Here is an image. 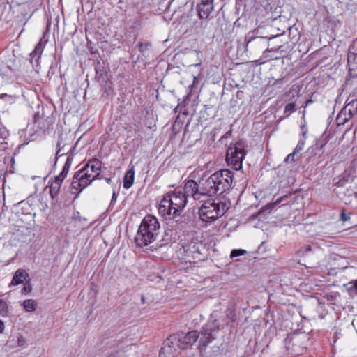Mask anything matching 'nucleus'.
<instances>
[{"label": "nucleus", "mask_w": 357, "mask_h": 357, "mask_svg": "<svg viewBox=\"0 0 357 357\" xmlns=\"http://www.w3.org/2000/svg\"><path fill=\"white\" fill-rule=\"evenodd\" d=\"M278 48L266 49L264 52V56L268 60H274L280 58V55L278 52Z\"/></svg>", "instance_id": "24"}, {"label": "nucleus", "mask_w": 357, "mask_h": 357, "mask_svg": "<svg viewBox=\"0 0 357 357\" xmlns=\"http://www.w3.org/2000/svg\"><path fill=\"white\" fill-rule=\"evenodd\" d=\"M157 237L151 231H143L139 227L135 241L137 246L142 248L153 243Z\"/></svg>", "instance_id": "13"}, {"label": "nucleus", "mask_w": 357, "mask_h": 357, "mask_svg": "<svg viewBox=\"0 0 357 357\" xmlns=\"http://www.w3.org/2000/svg\"><path fill=\"white\" fill-rule=\"evenodd\" d=\"M220 327L216 321H208L201 329L198 349L200 351L206 349L207 346L216 338Z\"/></svg>", "instance_id": "6"}, {"label": "nucleus", "mask_w": 357, "mask_h": 357, "mask_svg": "<svg viewBox=\"0 0 357 357\" xmlns=\"http://www.w3.org/2000/svg\"><path fill=\"white\" fill-rule=\"evenodd\" d=\"M245 146L242 142H238L231 145L227 151V160L236 170L242 167V162L245 157Z\"/></svg>", "instance_id": "7"}, {"label": "nucleus", "mask_w": 357, "mask_h": 357, "mask_svg": "<svg viewBox=\"0 0 357 357\" xmlns=\"http://www.w3.org/2000/svg\"><path fill=\"white\" fill-rule=\"evenodd\" d=\"M6 96H7L6 94H1V95H0V98H2L3 97Z\"/></svg>", "instance_id": "43"}, {"label": "nucleus", "mask_w": 357, "mask_h": 357, "mask_svg": "<svg viewBox=\"0 0 357 357\" xmlns=\"http://www.w3.org/2000/svg\"><path fill=\"white\" fill-rule=\"evenodd\" d=\"M344 187H347V192L344 195L347 196L348 198L354 197V194L352 193V191H349L350 188H349V185H345Z\"/></svg>", "instance_id": "37"}, {"label": "nucleus", "mask_w": 357, "mask_h": 357, "mask_svg": "<svg viewBox=\"0 0 357 357\" xmlns=\"http://www.w3.org/2000/svg\"><path fill=\"white\" fill-rule=\"evenodd\" d=\"M245 252H246V251L245 250L235 249L231 251V252L230 254V257L234 258V257H236L238 256H241V255H243Z\"/></svg>", "instance_id": "32"}, {"label": "nucleus", "mask_w": 357, "mask_h": 357, "mask_svg": "<svg viewBox=\"0 0 357 357\" xmlns=\"http://www.w3.org/2000/svg\"><path fill=\"white\" fill-rule=\"evenodd\" d=\"M23 307L26 312H33L36 310V303L33 299H27L23 302Z\"/></svg>", "instance_id": "25"}, {"label": "nucleus", "mask_w": 357, "mask_h": 357, "mask_svg": "<svg viewBox=\"0 0 357 357\" xmlns=\"http://www.w3.org/2000/svg\"><path fill=\"white\" fill-rule=\"evenodd\" d=\"M351 213H346L345 210L342 209L340 213V219L343 222H346L350 220Z\"/></svg>", "instance_id": "33"}, {"label": "nucleus", "mask_w": 357, "mask_h": 357, "mask_svg": "<svg viewBox=\"0 0 357 357\" xmlns=\"http://www.w3.org/2000/svg\"><path fill=\"white\" fill-rule=\"evenodd\" d=\"M29 278V274L23 269H17L11 281V285H18L24 282Z\"/></svg>", "instance_id": "17"}, {"label": "nucleus", "mask_w": 357, "mask_h": 357, "mask_svg": "<svg viewBox=\"0 0 357 357\" xmlns=\"http://www.w3.org/2000/svg\"><path fill=\"white\" fill-rule=\"evenodd\" d=\"M321 254V251L318 247L309 244L301 246L296 252L298 257H303L304 261L312 266L318 264Z\"/></svg>", "instance_id": "8"}, {"label": "nucleus", "mask_w": 357, "mask_h": 357, "mask_svg": "<svg viewBox=\"0 0 357 357\" xmlns=\"http://www.w3.org/2000/svg\"><path fill=\"white\" fill-rule=\"evenodd\" d=\"M313 103V100L312 99H309L307 100V101H305V102L304 103V105H303V107L304 108L307 107L309 105Z\"/></svg>", "instance_id": "38"}, {"label": "nucleus", "mask_w": 357, "mask_h": 357, "mask_svg": "<svg viewBox=\"0 0 357 357\" xmlns=\"http://www.w3.org/2000/svg\"><path fill=\"white\" fill-rule=\"evenodd\" d=\"M22 12H24V16L31 17L34 12L37 10V7L33 2H28L24 4L22 7Z\"/></svg>", "instance_id": "23"}, {"label": "nucleus", "mask_w": 357, "mask_h": 357, "mask_svg": "<svg viewBox=\"0 0 357 357\" xmlns=\"http://www.w3.org/2000/svg\"><path fill=\"white\" fill-rule=\"evenodd\" d=\"M43 46H35L34 50L30 54L31 60L35 59L36 61L38 60V59L40 58V55L43 52ZM31 62L32 61H31Z\"/></svg>", "instance_id": "27"}, {"label": "nucleus", "mask_w": 357, "mask_h": 357, "mask_svg": "<svg viewBox=\"0 0 357 357\" xmlns=\"http://www.w3.org/2000/svg\"><path fill=\"white\" fill-rule=\"evenodd\" d=\"M63 181L56 176H54L52 179L49 181L50 194L52 199L58 195Z\"/></svg>", "instance_id": "16"}, {"label": "nucleus", "mask_w": 357, "mask_h": 357, "mask_svg": "<svg viewBox=\"0 0 357 357\" xmlns=\"http://www.w3.org/2000/svg\"><path fill=\"white\" fill-rule=\"evenodd\" d=\"M73 160V157L72 155H68L66 158V162L63 167V169L69 172V169L72 165Z\"/></svg>", "instance_id": "31"}, {"label": "nucleus", "mask_w": 357, "mask_h": 357, "mask_svg": "<svg viewBox=\"0 0 357 357\" xmlns=\"http://www.w3.org/2000/svg\"><path fill=\"white\" fill-rule=\"evenodd\" d=\"M51 23L47 22L46 29L43 33L42 38L37 45H47L48 43H52L54 40V36L50 33Z\"/></svg>", "instance_id": "19"}, {"label": "nucleus", "mask_w": 357, "mask_h": 357, "mask_svg": "<svg viewBox=\"0 0 357 357\" xmlns=\"http://www.w3.org/2000/svg\"><path fill=\"white\" fill-rule=\"evenodd\" d=\"M213 9V0H202L198 6V15L201 19H207Z\"/></svg>", "instance_id": "14"}, {"label": "nucleus", "mask_w": 357, "mask_h": 357, "mask_svg": "<svg viewBox=\"0 0 357 357\" xmlns=\"http://www.w3.org/2000/svg\"><path fill=\"white\" fill-rule=\"evenodd\" d=\"M188 181L185 182L184 186L181 188H176L165 194L161 199L158 213L165 218H172L178 215L183 210L188 203V197H192L194 200L200 199V197L196 192L191 193L186 189Z\"/></svg>", "instance_id": "2"}, {"label": "nucleus", "mask_w": 357, "mask_h": 357, "mask_svg": "<svg viewBox=\"0 0 357 357\" xmlns=\"http://www.w3.org/2000/svg\"><path fill=\"white\" fill-rule=\"evenodd\" d=\"M24 289V291H30L31 287H25Z\"/></svg>", "instance_id": "42"}, {"label": "nucleus", "mask_w": 357, "mask_h": 357, "mask_svg": "<svg viewBox=\"0 0 357 357\" xmlns=\"http://www.w3.org/2000/svg\"><path fill=\"white\" fill-rule=\"evenodd\" d=\"M139 227L143 231H151L153 234L158 236L160 226L156 217L148 215L144 218Z\"/></svg>", "instance_id": "11"}, {"label": "nucleus", "mask_w": 357, "mask_h": 357, "mask_svg": "<svg viewBox=\"0 0 357 357\" xmlns=\"http://www.w3.org/2000/svg\"><path fill=\"white\" fill-rule=\"evenodd\" d=\"M337 187L349 185V191H352L354 197H357V176H352L349 173L344 172L341 176L340 180L335 183Z\"/></svg>", "instance_id": "12"}, {"label": "nucleus", "mask_w": 357, "mask_h": 357, "mask_svg": "<svg viewBox=\"0 0 357 357\" xmlns=\"http://www.w3.org/2000/svg\"><path fill=\"white\" fill-rule=\"evenodd\" d=\"M5 329L4 323L0 320V333H2Z\"/></svg>", "instance_id": "39"}, {"label": "nucleus", "mask_w": 357, "mask_h": 357, "mask_svg": "<svg viewBox=\"0 0 357 357\" xmlns=\"http://www.w3.org/2000/svg\"><path fill=\"white\" fill-rule=\"evenodd\" d=\"M135 171L132 167L130 169L126 172L123 180V187L126 189L130 188L134 182Z\"/></svg>", "instance_id": "20"}, {"label": "nucleus", "mask_w": 357, "mask_h": 357, "mask_svg": "<svg viewBox=\"0 0 357 357\" xmlns=\"http://www.w3.org/2000/svg\"><path fill=\"white\" fill-rule=\"evenodd\" d=\"M199 337L197 331H192L186 334H178L170 337L173 338L176 346L181 349H188L196 342Z\"/></svg>", "instance_id": "9"}, {"label": "nucleus", "mask_w": 357, "mask_h": 357, "mask_svg": "<svg viewBox=\"0 0 357 357\" xmlns=\"http://www.w3.org/2000/svg\"><path fill=\"white\" fill-rule=\"evenodd\" d=\"M298 90H297L294 86H292L287 93L284 94V98L287 100H291V98L298 97Z\"/></svg>", "instance_id": "28"}, {"label": "nucleus", "mask_w": 357, "mask_h": 357, "mask_svg": "<svg viewBox=\"0 0 357 357\" xmlns=\"http://www.w3.org/2000/svg\"><path fill=\"white\" fill-rule=\"evenodd\" d=\"M348 63L349 65V70L351 68H357V46H349L348 52Z\"/></svg>", "instance_id": "18"}, {"label": "nucleus", "mask_w": 357, "mask_h": 357, "mask_svg": "<svg viewBox=\"0 0 357 357\" xmlns=\"http://www.w3.org/2000/svg\"><path fill=\"white\" fill-rule=\"evenodd\" d=\"M302 337L298 335H291L285 340V346L287 350L291 351L293 354H301L305 347L301 345Z\"/></svg>", "instance_id": "10"}, {"label": "nucleus", "mask_w": 357, "mask_h": 357, "mask_svg": "<svg viewBox=\"0 0 357 357\" xmlns=\"http://www.w3.org/2000/svg\"><path fill=\"white\" fill-rule=\"evenodd\" d=\"M105 181H107V183H109L111 182V178H106Z\"/></svg>", "instance_id": "41"}, {"label": "nucleus", "mask_w": 357, "mask_h": 357, "mask_svg": "<svg viewBox=\"0 0 357 357\" xmlns=\"http://www.w3.org/2000/svg\"><path fill=\"white\" fill-rule=\"evenodd\" d=\"M296 155H297V153H295L294 151L292 153L289 154L284 159V162H293L295 160Z\"/></svg>", "instance_id": "35"}, {"label": "nucleus", "mask_w": 357, "mask_h": 357, "mask_svg": "<svg viewBox=\"0 0 357 357\" xmlns=\"http://www.w3.org/2000/svg\"><path fill=\"white\" fill-rule=\"evenodd\" d=\"M142 302H144V297H143V296H142Z\"/></svg>", "instance_id": "44"}, {"label": "nucleus", "mask_w": 357, "mask_h": 357, "mask_svg": "<svg viewBox=\"0 0 357 357\" xmlns=\"http://www.w3.org/2000/svg\"><path fill=\"white\" fill-rule=\"evenodd\" d=\"M29 65H26L20 59L13 57L8 59L0 68V75L3 77L11 78L25 75Z\"/></svg>", "instance_id": "5"}, {"label": "nucleus", "mask_w": 357, "mask_h": 357, "mask_svg": "<svg viewBox=\"0 0 357 357\" xmlns=\"http://www.w3.org/2000/svg\"><path fill=\"white\" fill-rule=\"evenodd\" d=\"M8 312V307L6 303L0 299V315L6 316Z\"/></svg>", "instance_id": "30"}, {"label": "nucleus", "mask_w": 357, "mask_h": 357, "mask_svg": "<svg viewBox=\"0 0 357 357\" xmlns=\"http://www.w3.org/2000/svg\"><path fill=\"white\" fill-rule=\"evenodd\" d=\"M344 287L350 295L357 294V280L344 284Z\"/></svg>", "instance_id": "26"}, {"label": "nucleus", "mask_w": 357, "mask_h": 357, "mask_svg": "<svg viewBox=\"0 0 357 357\" xmlns=\"http://www.w3.org/2000/svg\"><path fill=\"white\" fill-rule=\"evenodd\" d=\"M234 174L229 169H221L212 174L207 178H202L197 183L194 180H189L186 189L195 193V196L202 197L222 195L231 188Z\"/></svg>", "instance_id": "1"}, {"label": "nucleus", "mask_w": 357, "mask_h": 357, "mask_svg": "<svg viewBox=\"0 0 357 357\" xmlns=\"http://www.w3.org/2000/svg\"><path fill=\"white\" fill-rule=\"evenodd\" d=\"M68 173V172L62 169V171L61 172V173L56 176L57 178H59L61 180L63 181L65 179V178L66 177Z\"/></svg>", "instance_id": "36"}, {"label": "nucleus", "mask_w": 357, "mask_h": 357, "mask_svg": "<svg viewBox=\"0 0 357 357\" xmlns=\"http://www.w3.org/2000/svg\"><path fill=\"white\" fill-rule=\"evenodd\" d=\"M202 205L199 208L200 219L206 223H211L222 217L228 209L225 202L215 200H202Z\"/></svg>", "instance_id": "4"}, {"label": "nucleus", "mask_w": 357, "mask_h": 357, "mask_svg": "<svg viewBox=\"0 0 357 357\" xmlns=\"http://www.w3.org/2000/svg\"><path fill=\"white\" fill-rule=\"evenodd\" d=\"M342 199L344 200V202L347 204V203H349V202H351V200L350 199H347L346 198H344V197H342Z\"/></svg>", "instance_id": "40"}, {"label": "nucleus", "mask_w": 357, "mask_h": 357, "mask_svg": "<svg viewBox=\"0 0 357 357\" xmlns=\"http://www.w3.org/2000/svg\"><path fill=\"white\" fill-rule=\"evenodd\" d=\"M282 36H274L273 37H261V36H255L254 33H249L248 35L245 38V40L247 45L250 43H255L257 45L259 44H266L269 42V40L272 39H276L278 38L281 37Z\"/></svg>", "instance_id": "15"}, {"label": "nucleus", "mask_w": 357, "mask_h": 357, "mask_svg": "<svg viewBox=\"0 0 357 357\" xmlns=\"http://www.w3.org/2000/svg\"><path fill=\"white\" fill-rule=\"evenodd\" d=\"M296 107V103L295 102H290L288 103L284 108V113H288L287 114V116H289L293 112L295 111Z\"/></svg>", "instance_id": "29"}, {"label": "nucleus", "mask_w": 357, "mask_h": 357, "mask_svg": "<svg viewBox=\"0 0 357 357\" xmlns=\"http://www.w3.org/2000/svg\"><path fill=\"white\" fill-rule=\"evenodd\" d=\"M350 120V118L347 114V109H341L336 117V123L338 126H343Z\"/></svg>", "instance_id": "22"}, {"label": "nucleus", "mask_w": 357, "mask_h": 357, "mask_svg": "<svg viewBox=\"0 0 357 357\" xmlns=\"http://www.w3.org/2000/svg\"><path fill=\"white\" fill-rule=\"evenodd\" d=\"M305 145V140H300L296 145V148L294 149V152L297 154L303 149Z\"/></svg>", "instance_id": "34"}, {"label": "nucleus", "mask_w": 357, "mask_h": 357, "mask_svg": "<svg viewBox=\"0 0 357 357\" xmlns=\"http://www.w3.org/2000/svg\"><path fill=\"white\" fill-rule=\"evenodd\" d=\"M343 109H347V114L350 119L357 114V100H353Z\"/></svg>", "instance_id": "21"}, {"label": "nucleus", "mask_w": 357, "mask_h": 357, "mask_svg": "<svg viewBox=\"0 0 357 357\" xmlns=\"http://www.w3.org/2000/svg\"><path fill=\"white\" fill-rule=\"evenodd\" d=\"M101 162L98 159L91 160L75 174L71 182L72 188L79 192L99 178L101 172Z\"/></svg>", "instance_id": "3"}, {"label": "nucleus", "mask_w": 357, "mask_h": 357, "mask_svg": "<svg viewBox=\"0 0 357 357\" xmlns=\"http://www.w3.org/2000/svg\"><path fill=\"white\" fill-rule=\"evenodd\" d=\"M357 42V39L356 40H354V43H356Z\"/></svg>", "instance_id": "45"}]
</instances>
